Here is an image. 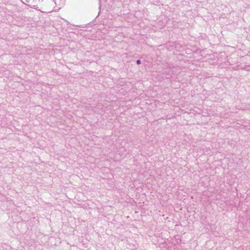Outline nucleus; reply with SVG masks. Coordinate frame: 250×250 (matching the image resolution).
<instances>
[{"label": "nucleus", "mask_w": 250, "mask_h": 250, "mask_svg": "<svg viewBox=\"0 0 250 250\" xmlns=\"http://www.w3.org/2000/svg\"><path fill=\"white\" fill-rule=\"evenodd\" d=\"M136 63L138 65L140 64L141 63V62L140 60H138L136 61Z\"/></svg>", "instance_id": "f257e3e1"}]
</instances>
